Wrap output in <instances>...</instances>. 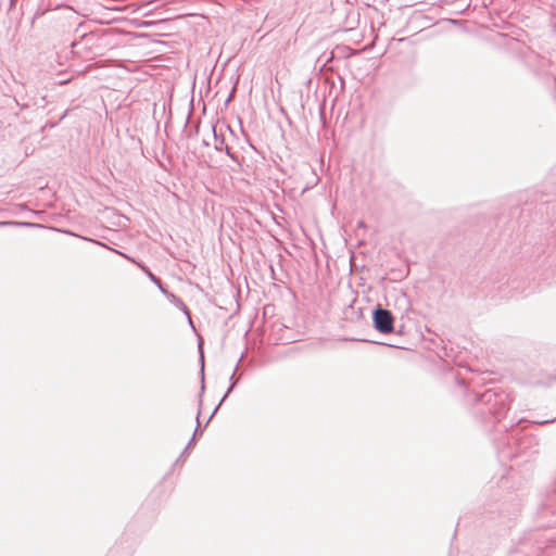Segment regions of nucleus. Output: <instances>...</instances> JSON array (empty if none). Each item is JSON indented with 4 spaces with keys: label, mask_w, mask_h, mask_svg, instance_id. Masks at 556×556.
I'll return each instance as SVG.
<instances>
[{
    "label": "nucleus",
    "mask_w": 556,
    "mask_h": 556,
    "mask_svg": "<svg viewBox=\"0 0 556 556\" xmlns=\"http://www.w3.org/2000/svg\"><path fill=\"white\" fill-rule=\"evenodd\" d=\"M376 328L383 333L391 332L393 329V318L389 311L377 309L375 313Z\"/></svg>",
    "instance_id": "nucleus-1"
}]
</instances>
